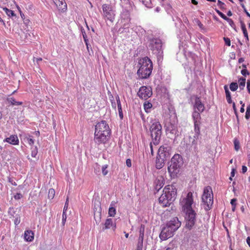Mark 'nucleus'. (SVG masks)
I'll return each mask as SVG.
<instances>
[{
  "mask_svg": "<svg viewBox=\"0 0 250 250\" xmlns=\"http://www.w3.org/2000/svg\"><path fill=\"white\" fill-rule=\"evenodd\" d=\"M181 222L177 217L172 218L161 230L159 237L162 240H166L172 237L173 233L180 227Z\"/></svg>",
  "mask_w": 250,
  "mask_h": 250,
  "instance_id": "f257e3e1",
  "label": "nucleus"
},
{
  "mask_svg": "<svg viewBox=\"0 0 250 250\" xmlns=\"http://www.w3.org/2000/svg\"><path fill=\"white\" fill-rule=\"evenodd\" d=\"M176 194L175 187L173 185H167L164 188L163 193L159 197V202L163 207L168 206L175 200Z\"/></svg>",
  "mask_w": 250,
  "mask_h": 250,
  "instance_id": "f03ea898",
  "label": "nucleus"
},
{
  "mask_svg": "<svg viewBox=\"0 0 250 250\" xmlns=\"http://www.w3.org/2000/svg\"><path fill=\"white\" fill-rule=\"evenodd\" d=\"M140 66L137 74L141 79H146L151 74L153 69L152 62L148 57H145L139 61Z\"/></svg>",
  "mask_w": 250,
  "mask_h": 250,
  "instance_id": "7ed1b4c3",
  "label": "nucleus"
},
{
  "mask_svg": "<svg viewBox=\"0 0 250 250\" xmlns=\"http://www.w3.org/2000/svg\"><path fill=\"white\" fill-rule=\"evenodd\" d=\"M183 164V159L180 154H175L172 157L170 162V165L167 168L168 171L171 177L174 178L176 176Z\"/></svg>",
  "mask_w": 250,
  "mask_h": 250,
  "instance_id": "20e7f679",
  "label": "nucleus"
},
{
  "mask_svg": "<svg viewBox=\"0 0 250 250\" xmlns=\"http://www.w3.org/2000/svg\"><path fill=\"white\" fill-rule=\"evenodd\" d=\"M148 47L155 55L159 62L163 58V51L162 49V42L159 38H152L149 40Z\"/></svg>",
  "mask_w": 250,
  "mask_h": 250,
  "instance_id": "39448f33",
  "label": "nucleus"
},
{
  "mask_svg": "<svg viewBox=\"0 0 250 250\" xmlns=\"http://www.w3.org/2000/svg\"><path fill=\"white\" fill-rule=\"evenodd\" d=\"M180 203L183 211L194 210L193 208L194 206L193 193L191 192H188V193L183 194L180 199Z\"/></svg>",
  "mask_w": 250,
  "mask_h": 250,
  "instance_id": "423d86ee",
  "label": "nucleus"
},
{
  "mask_svg": "<svg viewBox=\"0 0 250 250\" xmlns=\"http://www.w3.org/2000/svg\"><path fill=\"white\" fill-rule=\"evenodd\" d=\"M203 208L205 210H209L213 204V194L210 187H207L204 188L202 197Z\"/></svg>",
  "mask_w": 250,
  "mask_h": 250,
  "instance_id": "0eeeda50",
  "label": "nucleus"
},
{
  "mask_svg": "<svg viewBox=\"0 0 250 250\" xmlns=\"http://www.w3.org/2000/svg\"><path fill=\"white\" fill-rule=\"evenodd\" d=\"M150 128L151 136L154 144H158L162 134V126L159 122L154 120Z\"/></svg>",
  "mask_w": 250,
  "mask_h": 250,
  "instance_id": "6e6552de",
  "label": "nucleus"
},
{
  "mask_svg": "<svg viewBox=\"0 0 250 250\" xmlns=\"http://www.w3.org/2000/svg\"><path fill=\"white\" fill-rule=\"evenodd\" d=\"M185 213V228L189 230L193 228L196 221V213L194 210L183 211Z\"/></svg>",
  "mask_w": 250,
  "mask_h": 250,
  "instance_id": "1a4fd4ad",
  "label": "nucleus"
},
{
  "mask_svg": "<svg viewBox=\"0 0 250 250\" xmlns=\"http://www.w3.org/2000/svg\"><path fill=\"white\" fill-rule=\"evenodd\" d=\"M103 17L107 20L113 21L115 19V11L111 5L107 4H104L102 5Z\"/></svg>",
  "mask_w": 250,
  "mask_h": 250,
  "instance_id": "9d476101",
  "label": "nucleus"
},
{
  "mask_svg": "<svg viewBox=\"0 0 250 250\" xmlns=\"http://www.w3.org/2000/svg\"><path fill=\"white\" fill-rule=\"evenodd\" d=\"M95 132L104 133L106 135H110V130L106 122L105 121H102L95 125Z\"/></svg>",
  "mask_w": 250,
  "mask_h": 250,
  "instance_id": "9b49d317",
  "label": "nucleus"
},
{
  "mask_svg": "<svg viewBox=\"0 0 250 250\" xmlns=\"http://www.w3.org/2000/svg\"><path fill=\"white\" fill-rule=\"evenodd\" d=\"M171 147L167 145H164L160 146L159 148L158 154L160 159L167 160L170 155Z\"/></svg>",
  "mask_w": 250,
  "mask_h": 250,
  "instance_id": "f8f14e48",
  "label": "nucleus"
},
{
  "mask_svg": "<svg viewBox=\"0 0 250 250\" xmlns=\"http://www.w3.org/2000/svg\"><path fill=\"white\" fill-rule=\"evenodd\" d=\"M137 95L140 98L146 100L152 95L151 89L150 87L143 86L140 88Z\"/></svg>",
  "mask_w": 250,
  "mask_h": 250,
  "instance_id": "ddd939ff",
  "label": "nucleus"
},
{
  "mask_svg": "<svg viewBox=\"0 0 250 250\" xmlns=\"http://www.w3.org/2000/svg\"><path fill=\"white\" fill-rule=\"evenodd\" d=\"M110 135L101 133H94V142L98 145L104 144L108 141Z\"/></svg>",
  "mask_w": 250,
  "mask_h": 250,
  "instance_id": "4468645a",
  "label": "nucleus"
},
{
  "mask_svg": "<svg viewBox=\"0 0 250 250\" xmlns=\"http://www.w3.org/2000/svg\"><path fill=\"white\" fill-rule=\"evenodd\" d=\"M166 132L171 135L169 137H175L178 135V126L176 124L169 123L166 125Z\"/></svg>",
  "mask_w": 250,
  "mask_h": 250,
  "instance_id": "2eb2a0df",
  "label": "nucleus"
},
{
  "mask_svg": "<svg viewBox=\"0 0 250 250\" xmlns=\"http://www.w3.org/2000/svg\"><path fill=\"white\" fill-rule=\"evenodd\" d=\"M121 18L122 19V22H123V21H124L126 22V23H125L124 24V28L126 29L129 28L130 26V14L129 11L125 9L123 10V12L121 13Z\"/></svg>",
  "mask_w": 250,
  "mask_h": 250,
  "instance_id": "dca6fc26",
  "label": "nucleus"
},
{
  "mask_svg": "<svg viewBox=\"0 0 250 250\" xmlns=\"http://www.w3.org/2000/svg\"><path fill=\"white\" fill-rule=\"evenodd\" d=\"M104 227L103 228L102 230L111 229L115 230L116 228V224L115 221H113L111 218H107L106 219L104 223Z\"/></svg>",
  "mask_w": 250,
  "mask_h": 250,
  "instance_id": "f3484780",
  "label": "nucleus"
},
{
  "mask_svg": "<svg viewBox=\"0 0 250 250\" xmlns=\"http://www.w3.org/2000/svg\"><path fill=\"white\" fill-rule=\"evenodd\" d=\"M205 109L204 104L201 102L199 98H196L194 104V110H197L202 113Z\"/></svg>",
  "mask_w": 250,
  "mask_h": 250,
  "instance_id": "a211bd4d",
  "label": "nucleus"
},
{
  "mask_svg": "<svg viewBox=\"0 0 250 250\" xmlns=\"http://www.w3.org/2000/svg\"><path fill=\"white\" fill-rule=\"evenodd\" d=\"M58 10L61 12H64L66 10L67 5L64 0H53Z\"/></svg>",
  "mask_w": 250,
  "mask_h": 250,
  "instance_id": "6ab92c4d",
  "label": "nucleus"
},
{
  "mask_svg": "<svg viewBox=\"0 0 250 250\" xmlns=\"http://www.w3.org/2000/svg\"><path fill=\"white\" fill-rule=\"evenodd\" d=\"M200 112L199 111H197V110H194L192 113V119L194 121V126H200L201 124V115Z\"/></svg>",
  "mask_w": 250,
  "mask_h": 250,
  "instance_id": "aec40b11",
  "label": "nucleus"
},
{
  "mask_svg": "<svg viewBox=\"0 0 250 250\" xmlns=\"http://www.w3.org/2000/svg\"><path fill=\"white\" fill-rule=\"evenodd\" d=\"M3 142L8 143L9 144L13 145H17L19 144V140L17 135H12L10 137L5 138L3 140Z\"/></svg>",
  "mask_w": 250,
  "mask_h": 250,
  "instance_id": "412c9836",
  "label": "nucleus"
},
{
  "mask_svg": "<svg viewBox=\"0 0 250 250\" xmlns=\"http://www.w3.org/2000/svg\"><path fill=\"white\" fill-rule=\"evenodd\" d=\"M164 184V178L162 176L158 177L155 181V189L158 191L163 187Z\"/></svg>",
  "mask_w": 250,
  "mask_h": 250,
  "instance_id": "4be33fe9",
  "label": "nucleus"
},
{
  "mask_svg": "<svg viewBox=\"0 0 250 250\" xmlns=\"http://www.w3.org/2000/svg\"><path fill=\"white\" fill-rule=\"evenodd\" d=\"M24 238L26 241L31 242L34 238V233L32 230H25L24 233Z\"/></svg>",
  "mask_w": 250,
  "mask_h": 250,
  "instance_id": "5701e85b",
  "label": "nucleus"
},
{
  "mask_svg": "<svg viewBox=\"0 0 250 250\" xmlns=\"http://www.w3.org/2000/svg\"><path fill=\"white\" fill-rule=\"evenodd\" d=\"M118 106V110L120 118L122 119L123 118L124 115L123 113L122 109L121 104L120 100V98L118 95H117L115 97Z\"/></svg>",
  "mask_w": 250,
  "mask_h": 250,
  "instance_id": "b1692460",
  "label": "nucleus"
},
{
  "mask_svg": "<svg viewBox=\"0 0 250 250\" xmlns=\"http://www.w3.org/2000/svg\"><path fill=\"white\" fill-rule=\"evenodd\" d=\"M165 161H166V160L165 159H160V157H159V158H157V162H156V167L157 169H161L162 167H163V166L164 165V162Z\"/></svg>",
  "mask_w": 250,
  "mask_h": 250,
  "instance_id": "393cba45",
  "label": "nucleus"
},
{
  "mask_svg": "<svg viewBox=\"0 0 250 250\" xmlns=\"http://www.w3.org/2000/svg\"><path fill=\"white\" fill-rule=\"evenodd\" d=\"M7 101L13 105H21L22 103L21 102H17L13 97H10L7 99Z\"/></svg>",
  "mask_w": 250,
  "mask_h": 250,
  "instance_id": "a878e982",
  "label": "nucleus"
},
{
  "mask_svg": "<svg viewBox=\"0 0 250 250\" xmlns=\"http://www.w3.org/2000/svg\"><path fill=\"white\" fill-rule=\"evenodd\" d=\"M200 134V126H194V135L193 136V139H195L196 140L199 139Z\"/></svg>",
  "mask_w": 250,
  "mask_h": 250,
  "instance_id": "bb28decb",
  "label": "nucleus"
},
{
  "mask_svg": "<svg viewBox=\"0 0 250 250\" xmlns=\"http://www.w3.org/2000/svg\"><path fill=\"white\" fill-rule=\"evenodd\" d=\"M3 11L5 12L6 14L10 18L15 17L16 16L14 12L11 10H10L6 7L3 8Z\"/></svg>",
  "mask_w": 250,
  "mask_h": 250,
  "instance_id": "cd10ccee",
  "label": "nucleus"
},
{
  "mask_svg": "<svg viewBox=\"0 0 250 250\" xmlns=\"http://www.w3.org/2000/svg\"><path fill=\"white\" fill-rule=\"evenodd\" d=\"M144 107L146 112L149 113L152 107V104L148 102H146L144 104Z\"/></svg>",
  "mask_w": 250,
  "mask_h": 250,
  "instance_id": "c85d7f7f",
  "label": "nucleus"
},
{
  "mask_svg": "<svg viewBox=\"0 0 250 250\" xmlns=\"http://www.w3.org/2000/svg\"><path fill=\"white\" fill-rule=\"evenodd\" d=\"M241 28L244 37L246 38L247 41H248L249 40V38L246 27L244 23L241 24Z\"/></svg>",
  "mask_w": 250,
  "mask_h": 250,
  "instance_id": "c756f323",
  "label": "nucleus"
},
{
  "mask_svg": "<svg viewBox=\"0 0 250 250\" xmlns=\"http://www.w3.org/2000/svg\"><path fill=\"white\" fill-rule=\"evenodd\" d=\"M246 83V79L241 77L239 80V87L240 89L242 90L244 89Z\"/></svg>",
  "mask_w": 250,
  "mask_h": 250,
  "instance_id": "7c9ffc66",
  "label": "nucleus"
},
{
  "mask_svg": "<svg viewBox=\"0 0 250 250\" xmlns=\"http://www.w3.org/2000/svg\"><path fill=\"white\" fill-rule=\"evenodd\" d=\"M144 232H145V225H141L140 227V229H139V238L144 239Z\"/></svg>",
  "mask_w": 250,
  "mask_h": 250,
  "instance_id": "2f4dec72",
  "label": "nucleus"
},
{
  "mask_svg": "<svg viewBox=\"0 0 250 250\" xmlns=\"http://www.w3.org/2000/svg\"><path fill=\"white\" fill-rule=\"evenodd\" d=\"M116 210L115 208L110 207L108 210V215L109 216L114 217L116 214Z\"/></svg>",
  "mask_w": 250,
  "mask_h": 250,
  "instance_id": "473e14b6",
  "label": "nucleus"
},
{
  "mask_svg": "<svg viewBox=\"0 0 250 250\" xmlns=\"http://www.w3.org/2000/svg\"><path fill=\"white\" fill-rule=\"evenodd\" d=\"M166 250H177V246L173 243H169Z\"/></svg>",
  "mask_w": 250,
  "mask_h": 250,
  "instance_id": "72a5a7b5",
  "label": "nucleus"
},
{
  "mask_svg": "<svg viewBox=\"0 0 250 250\" xmlns=\"http://www.w3.org/2000/svg\"><path fill=\"white\" fill-rule=\"evenodd\" d=\"M143 240L144 239L143 238H138L137 250H142L143 247Z\"/></svg>",
  "mask_w": 250,
  "mask_h": 250,
  "instance_id": "f704fd0d",
  "label": "nucleus"
},
{
  "mask_svg": "<svg viewBox=\"0 0 250 250\" xmlns=\"http://www.w3.org/2000/svg\"><path fill=\"white\" fill-rule=\"evenodd\" d=\"M230 89L232 91H235L238 88V84L236 83H231L229 85Z\"/></svg>",
  "mask_w": 250,
  "mask_h": 250,
  "instance_id": "c9c22d12",
  "label": "nucleus"
},
{
  "mask_svg": "<svg viewBox=\"0 0 250 250\" xmlns=\"http://www.w3.org/2000/svg\"><path fill=\"white\" fill-rule=\"evenodd\" d=\"M55 190L53 188H50L48 191V198L50 199H53L55 196Z\"/></svg>",
  "mask_w": 250,
  "mask_h": 250,
  "instance_id": "e433bc0d",
  "label": "nucleus"
},
{
  "mask_svg": "<svg viewBox=\"0 0 250 250\" xmlns=\"http://www.w3.org/2000/svg\"><path fill=\"white\" fill-rule=\"evenodd\" d=\"M27 143L31 146H32L34 144V140L30 136L26 137Z\"/></svg>",
  "mask_w": 250,
  "mask_h": 250,
  "instance_id": "4c0bfd02",
  "label": "nucleus"
},
{
  "mask_svg": "<svg viewBox=\"0 0 250 250\" xmlns=\"http://www.w3.org/2000/svg\"><path fill=\"white\" fill-rule=\"evenodd\" d=\"M31 156L32 157L35 158L38 154V149L37 146L31 148Z\"/></svg>",
  "mask_w": 250,
  "mask_h": 250,
  "instance_id": "58836bf2",
  "label": "nucleus"
},
{
  "mask_svg": "<svg viewBox=\"0 0 250 250\" xmlns=\"http://www.w3.org/2000/svg\"><path fill=\"white\" fill-rule=\"evenodd\" d=\"M245 118L247 120H249L250 118V104L247 107Z\"/></svg>",
  "mask_w": 250,
  "mask_h": 250,
  "instance_id": "ea45409f",
  "label": "nucleus"
},
{
  "mask_svg": "<svg viewBox=\"0 0 250 250\" xmlns=\"http://www.w3.org/2000/svg\"><path fill=\"white\" fill-rule=\"evenodd\" d=\"M234 148L236 151H238L240 148L239 142L237 139H235L233 141Z\"/></svg>",
  "mask_w": 250,
  "mask_h": 250,
  "instance_id": "a19ab883",
  "label": "nucleus"
},
{
  "mask_svg": "<svg viewBox=\"0 0 250 250\" xmlns=\"http://www.w3.org/2000/svg\"><path fill=\"white\" fill-rule=\"evenodd\" d=\"M197 140L195 139H193V140L192 142V146H193V148L195 152L197 151Z\"/></svg>",
  "mask_w": 250,
  "mask_h": 250,
  "instance_id": "79ce46f5",
  "label": "nucleus"
},
{
  "mask_svg": "<svg viewBox=\"0 0 250 250\" xmlns=\"http://www.w3.org/2000/svg\"><path fill=\"white\" fill-rule=\"evenodd\" d=\"M107 165H105L103 166L102 170L103 174L105 176L108 173V170H107Z\"/></svg>",
  "mask_w": 250,
  "mask_h": 250,
  "instance_id": "37998d69",
  "label": "nucleus"
},
{
  "mask_svg": "<svg viewBox=\"0 0 250 250\" xmlns=\"http://www.w3.org/2000/svg\"><path fill=\"white\" fill-rule=\"evenodd\" d=\"M195 22L198 25V26L199 27V28L201 29H202V30L204 29L205 28H204L203 24L201 22V21L199 20L196 19L195 20Z\"/></svg>",
  "mask_w": 250,
  "mask_h": 250,
  "instance_id": "c03bdc74",
  "label": "nucleus"
},
{
  "mask_svg": "<svg viewBox=\"0 0 250 250\" xmlns=\"http://www.w3.org/2000/svg\"><path fill=\"white\" fill-rule=\"evenodd\" d=\"M224 89H225V93H226V98L230 97H231L230 93L229 91L227 85H225L224 86Z\"/></svg>",
  "mask_w": 250,
  "mask_h": 250,
  "instance_id": "a18cd8bd",
  "label": "nucleus"
},
{
  "mask_svg": "<svg viewBox=\"0 0 250 250\" xmlns=\"http://www.w3.org/2000/svg\"><path fill=\"white\" fill-rule=\"evenodd\" d=\"M216 12L222 18L225 20H226L228 18L223 13L218 10H216Z\"/></svg>",
  "mask_w": 250,
  "mask_h": 250,
  "instance_id": "49530a36",
  "label": "nucleus"
},
{
  "mask_svg": "<svg viewBox=\"0 0 250 250\" xmlns=\"http://www.w3.org/2000/svg\"><path fill=\"white\" fill-rule=\"evenodd\" d=\"M224 42H225V44L227 46H229L230 45V39L229 38H226V37H224Z\"/></svg>",
  "mask_w": 250,
  "mask_h": 250,
  "instance_id": "de8ad7c7",
  "label": "nucleus"
},
{
  "mask_svg": "<svg viewBox=\"0 0 250 250\" xmlns=\"http://www.w3.org/2000/svg\"><path fill=\"white\" fill-rule=\"evenodd\" d=\"M232 107H233V109L234 110V113H235V115H236V118L237 119H238V112H237V109H236V105H235V104L234 103H233V104H232Z\"/></svg>",
  "mask_w": 250,
  "mask_h": 250,
  "instance_id": "09e8293b",
  "label": "nucleus"
},
{
  "mask_svg": "<svg viewBox=\"0 0 250 250\" xmlns=\"http://www.w3.org/2000/svg\"><path fill=\"white\" fill-rule=\"evenodd\" d=\"M66 217H66V214L65 212L64 211H63L62 219V222L63 225L64 224V223L66 221Z\"/></svg>",
  "mask_w": 250,
  "mask_h": 250,
  "instance_id": "8fccbe9b",
  "label": "nucleus"
},
{
  "mask_svg": "<svg viewBox=\"0 0 250 250\" xmlns=\"http://www.w3.org/2000/svg\"><path fill=\"white\" fill-rule=\"evenodd\" d=\"M226 21H227L229 22V23L231 27H233V26L234 25V23L231 19L228 18Z\"/></svg>",
  "mask_w": 250,
  "mask_h": 250,
  "instance_id": "3c124183",
  "label": "nucleus"
},
{
  "mask_svg": "<svg viewBox=\"0 0 250 250\" xmlns=\"http://www.w3.org/2000/svg\"><path fill=\"white\" fill-rule=\"evenodd\" d=\"M241 73L243 76H246L247 75L249 74L248 70L246 69H242L241 71Z\"/></svg>",
  "mask_w": 250,
  "mask_h": 250,
  "instance_id": "603ef678",
  "label": "nucleus"
},
{
  "mask_svg": "<svg viewBox=\"0 0 250 250\" xmlns=\"http://www.w3.org/2000/svg\"><path fill=\"white\" fill-rule=\"evenodd\" d=\"M22 197V195L21 193H18L15 196L14 198L15 199L18 200L20 199Z\"/></svg>",
  "mask_w": 250,
  "mask_h": 250,
  "instance_id": "864d4df0",
  "label": "nucleus"
},
{
  "mask_svg": "<svg viewBox=\"0 0 250 250\" xmlns=\"http://www.w3.org/2000/svg\"><path fill=\"white\" fill-rule=\"evenodd\" d=\"M126 165L128 167H131V161L130 159H127L126 160Z\"/></svg>",
  "mask_w": 250,
  "mask_h": 250,
  "instance_id": "5fc2aeb1",
  "label": "nucleus"
},
{
  "mask_svg": "<svg viewBox=\"0 0 250 250\" xmlns=\"http://www.w3.org/2000/svg\"><path fill=\"white\" fill-rule=\"evenodd\" d=\"M237 200L235 198L232 199L231 200L230 204L232 205V206H234V207H236V202Z\"/></svg>",
  "mask_w": 250,
  "mask_h": 250,
  "instance_id": "6e6d98bb",
  "label": "nucleus"
},
{
  "mask_svg": "<svg viewBox=\"0 0 250 250\" xmlns=\"http://www.w3.org/2000/svg\"><path fill=\"white\" fill-rule=\"evenodd\" d=\"M110 101L111 103V105H112V107L114 108V109H116V105L115 102L114 101H113V100L112 99H111L110 97Z\"/></svg>",
  "mask_w": 250,
  "mask_h": 250,
  "instance_id": "4d7b16f0",
  "label": "nucleus"
},
{
  "mask_svg": "<svg viewBox=\"0 0 250 250\" xmlns=\"http://www.w3.org/2000/svg\"><path fill=\"white\" fill-rule=\"evenodd\" d=\"M68 199H67V200L66 201V202H65V204L64 206L63 211L65 212L67 210V208H68Z\"/></svg>",
  "mask_w": 250,
  "mask_h": 250,
  "instance_id": "13d9d810",
  "label": "nucleus"
},
{
  "mask_svg": "<svg viewBox=\"0 0 250 250\" xmlns=\"http://www.w3.org/2000/svg\"><path fill=\"white\" fill-rule=\"evenodd\" d=\"M247 88L248 89V92L250 94V81H248L247 83Z\"/></svg>",
  "mask_w": 250,
  "mask_h": 250,
  "instance_id": "bf43d9fd",
  "label": "nucleus"
},
{
  "mask_svg": "<svg viewBox=\"0 0 250 250\" xmlns=\"http://www.w3.org/2000/svg\"><path fill=\"white\" fill-rule=\"evenodd\" d=\"M247 171V167L245 166H243L242 167V172L244 173Z\"/></svg>",
  "mask_w": 250,
  "mask_h": 250,
  "instance_id": "052dcab7",
  "label": "nucleus"
},
{
  "mask_svg": "<svg viewBox=\"0 0 250 250\" xmlns=\"http://www.w3.org/2000/svg\"><path fill=\"white\" fill-rule=\"evenodd\" d=\"M245 104H242V105L241 106V107L240 108V111L241 113H243L245 111Z\"/></svg>",
  "mask_w": 250,
  "mask_h": 250,
  "instance_id": "680f3d73",
  "label": "nucleus"
},
{
  "mask_svg": "<svg viewBox=\"0 0 250 250\" xmlns=\"http://www.w3.org/2000/svg\"><path fill=\"white\" fill-rule=\"evenodd\" d=\"M218 5L220 6V7H222V6L224 5V3L221 2L220 0H218Z\"/></svg>",
  "mask_w": 250,
  "mask_h": 250,
  "instance_id": "e2e57ef3",
  "label": "nucleus"
},
{
  "mask_svg": "<svg viewBox=\"0 0 250 250\" xmlns=\"http://www.w3.org/2000/svg\"><path fill=\"white\" fill-rule=\"evenodd\" d=\"M247 243L248 245L249 246V247H250V237H248L247 238Z\"/></svg>",
  "mask_w": 250,
  "mask_h": 250,
  "instance_id": "0e129e2a",
  "label": "nucleus"
},
{
  "mask_svg": "<svg viewBox=\"0 0 250 250\" xmlns=\"http://www.w3.org/2000/svg\"><path fill=\"white\" fill-rule=\"evenodd\" d=\"M230 174H231V177H234V175H235V170H234V169H232Z\"/></svg>",
  "mask_w": 250,
  "mask_h": 250,
  "instance_id": "69168bd1",
  "label": "nucleus"
},
{
  "mask_svg": "<svg viewBox=\"0 0 250 250\" xmlns=\"http://www.w3.org/2000/svg\"><path fill=\"white\" fill-rule=\"evenodd\" d=\"M226 99H227V102L228 103H229V104L232 103V100L231 99V97L229 98H227Z\"/></svg>",
  "mask_w": 250,
  "mask_h": 250,
  "instance_id": "338daca9",
  "label": "nucleus"
},
{
  "mask_svg": "<svg viewBox=\"0 0 250 250\" xmlns=\"http://www.w3.org/2000/svg\"><path fill=\"white\" fill-rule=\"evenodd\" d=\"M87 42H88V40L87 39H85V44L86 45L87 49H88V48H89V47H88L89 45L88 44Z\"/></svg>",
  "mask_w": 250,
  "mask_h": 250,
  "instance_id": "774afa93",
  "label": "nucleus"
}]
</instances>
